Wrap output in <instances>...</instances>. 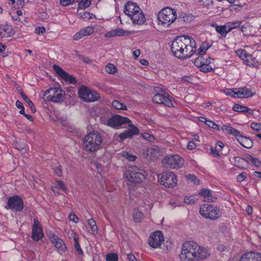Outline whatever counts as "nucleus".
<instances>
[{"label": "nucleus", "instance_id": "obj_1", "mask_svg": "<svg viewBox=\"0 0 261 261\" xmlns=\"http://www.w3.org/2000/svg\"><path fill=\"white\" fill-rule=\"evenodd\" d=\"M171 50L178 59L189 58L196 51V42L188 36H178L172 42Z\"/></svg>", "mask_w": 261, "mask_h": 261}, {"label": "nucleus", "instance_id": "obj_2", "mask_svg": "<svg viewBox=\"0 0 261 261\" xmlns=\"http://www.w3.org/2000/svg\"><path fill=\"white\" fill-rule=\"evenodd\" d=\"M208 255L205 248L199 246L195 242L189 241L183 244L179 257L181 261H197L203 259Z\"/></svg>", "mask_w": 261, "mask_h": 261}, {"label": "nucleus", "instance_id": "obj_3", "mask_svg": "<svg viewBox=\"0 0 261 261\" xmlns=\"http://www.w3.org/2000/svg\"><path fill=\"white\" fill-rule=\"evenodd\" d=\"M124 13L132 20L134 24H142L146 18L142 11L137 4L130 1L127 2L124 6Z\"/></svg>", "mask_w": 261, "mask_h": 261}, {"label": "nucleus", "instance_id": "obj_4", "mask_svg": "<svg viewBox=\"0 0 261 261\" xmlns=\"http://www.w3.org/2000/svg\"><path fill=\"white\" fill-rule=\"evenodd\" d=\"M102 141L101 136L98 132L92 131L84 138V149L88 152H94L100 149Z\"/></svg>", "mask_w": 261, "mask_h": 261}, {"label": "nucleus", "instance_id": "obj_5", "mask_svg": "<svg viewBox=\"0 0 261 261\" xmlns=\"http://www.w3.org/2000/svg\"><path fill=\"white\" fill-rule=\"evenodd\" d=\"M199 213L206 219L215 220L221 217L222 212L217 206L204 204L200 208Z\"/></svg>", "mask_w": 261, "mask_h": 261}, {"label": "nucleus", "instance_id": "obj_6", "mask_svg": "<svg viewBox=\"0 0 261 261\" xmlns=\"http://www.w3.org/2000/svg\"><path fill=\"white\" fill-rule=\"evenodd\" d=\"M125 176L129 181L135 184L141 183L145 178L144 171L136 166H129Z\"/></svg>", "mask_w": 261, "mask_h": 261}, {"label": "nucleus", "instance_id": "obj_7", "mask_svg": "<svg viewBox=\"0 0 261 261\" xmlns=\"http://www.w3.org/2000/svg\"><path fill=\"white\" fill-rule=\"evenodd\" d=\"M177 17L176 11L170 8L163 9L158 15L159 24L169 26Z\"/></svg>", "mask_w": 261, "mask_h": 261}, {"label": "nucleus", "instance_id": "obj_8", "mask_svg": "<svg viewBox=\"0 0 261 261\" xmlns=\"http://www.w3.org/2000/svg\"><path fill=\"white\" fill-rule=\"evenodd\" d=\"M162 163L166 167L178 169L182 166L184 160L177 154L170 155L165 156L162 160Z\"/></svg>", "mask_w": 261, "mask_h": 261}, {"label": "nucleus", "instance_id": "obj_9", "mask_svg": "<svg viewBox=\"0 0 261 261\" xmlns=\"http://www.w3.org/2000/svg\"><path fill=\"white\" fill-rule=\"evenodd\" d=\"M160 183L169 188L174 187L177 184L176 175L172 172H163L159 175Z\"/></svg>", "mask_w": 261, "mask_h": 261}, {"label": "nucleus", "instance_id": "obj_10", "mask_svg": "<svg viewBox=\"0 0 261 261\" xmlns=\"http://www.w3.org/2000/svg\"><path fill=\"white\" fill-rule=\"evenodd\" d=\"M64 95L63 91L58 88H49L44 94V96L47 100L54 102L63 101L64 98Z\"/></svg>", "mask_w": 261, "mask_h": 261}, {"label": "nucleus", "instance_id": "obj_11", "mask_svg": "<svg viewBox=\"0 0 261 261\" xmlns=\"http://www.w3.org/2000/svg\"><path fill=\"white\" fill-rule=\"evenodd\" d=\"M78 95L79 98L86 102H93L99 98V94L85 86H82L79 89Z\"/></svg>", "mask_w": 261, "mask_h": 261}, {"label": "nucleus", "instance_id": "obj_12", "mask_svg": "<svg viewBox=\"0 0 261 261\" xmlns=\"http://www.w3.org/2000/svg\"><path fill=\"white\" fill-rule=\"evenodd\" d=\"M152 100L158 104L163 105L168 107H173L172 97L163 90H161V93H156Z\"/></svg>", "mask_w": 261, "mask_h": 261}, {"label": "nucleus", "instance_id": "obj_13", "mask_svg": "<svg viewBox=\"0 0 261 261\" xmlns=\"http://www.w3.org/2000/svg\"><path fill=\"white\" fill-rule=\"evenodd\" d=\"M23 201L22 198L19 195H14L10 197L8 200V208L20 212L23 208Z\"/></svg>", "mask_w": 261, "mask_h": 261}, {"label": "nucleus", "instance_id": "obj_14", "mask_svg": "<svg viewBox=\"0 0 261 261\" xmlns=\"http://www.w3.org/2000/svg\"><path fill=\"white\" fill-rule=\"evenodd\" d=\"M164 241V238L162 232L156 230L150 235L148 239V244L153 248H157L161 246Z\"/></svg>", "mask_w": 261, "mask_h": 261}, {"label": "nucleus", "instance_id": "obj_15", "mask_svg": "<svg viewBox=\"0 0 261 261\" xmlns=\"http://www.w3.org/2000/svg\"><path fill=\"white\" fill-rule=\"evenodd\" d=\"M131 121L127 117L116 115L110 118L107 124L113 128H117L125 124H129Z\"/></svg>", "mask_w": 261, "mask_h": 261}, {"label": "nucleus", "instance_id": "obj_16", "mask_svg": "<svg viewBox=\"0 0 261 261\" xmlns=\"http://www.w3.org/2000/svg\"><path fill=\"white\" fill-rule=\"evenodd\" d=\"M241 57H244L243 61L246 65L258 68L261 66V62H259L253 55L249 54L245 50H241L240 54Z\"/></svg>", "mask_w": 261, "mask_h": 261}, {"label": "nucleus", "instance_id": "obj_17", "mask_svg": "<svg viewBox=\"0 0 261 261\" xmlns=\"http://www.w3.org/2000/svg\"><path fill=\"white\" fill-rule=\"evenodd\" d=\"M53 68L57 74V75L62 78L63 80H64L66 82H68L71 84H75L76 83L77 81L75 78L64 70L59 65H54Z\"/></svg>", "mask_w": 261, "mask_h": 261}, {"label": "nucleus", "instance_id": "obj_18", "mask_svg": "<svg viewBox=\"0 0 261 261\" xmlns=\"http://www.w3.org/2000/svg\"><path fill=\"white\" fill-rule=\"evenodd\" d=\"M43 229L40 222L37 219H34V224L32 227V238L34 241H38L43 237Z\"/></svg>", "mask_w": 261, "mask_h": 261}, {"label": "nucleus", "instance_id": "obj_19", "mask_svg": "<svg viewBox=\"0 0 261 261\" xmlns=\"http://www.w3.org/2000/svg\"><path fill=\"white\" fill-rule=\"evenodd\" d=\"M129 126H130V129L124 130L119 135V138L121 141L126 138H132L134 135H138L139 133L138 128L135 125L129 124Z\"/></svg>", "mask_w": 261, "mask_h": 261}, {"label": "nucleus", "instance_id": "obj_20", "mask_svg": "<svg viewBox=\"0 0 261 261\" xmlns=\"http://www.w3.org/2000/svg\"><path fill=\"white\" fill-rule=\"evenodd\" d=\"M240 261H261V254L255 251H250L243 254Z\"/></svg>", "mask_w": 261, "mask_h": 261}, {"label": "nucleus", "instance_id": "obj_21", "mask_svg": "<svg viewBox=\"0 0 261 261\" xmlns=\"http://www.w3.org/2000/svg\"><path fill=\"white\" fill-rule=\"evenodd\" d=\"M237 90V97L240 98H246L252 96L254 95L250 89L247 87H241L239 88H236Z\"/></svg>", "mask_w": 261, "mask_h": 261}, {"label": "nucleus", "instance_id": "obj_22", "mask_svg": "<svg viewBox=\"0 0 261 261\" xmlns=\"http://www.w3.org/2000/svg\"><path fill=\"white\" fill-rule=\"evenodd\" d=\"M51 240L55 247L59 251L64 252L66 250L65 244L57 236L54 234L51 238Z\"/></svg>", "mask_w": 261, "mask_h": 261}, {"label": "nucleus", "instance_id": "obj_23", "mask_svg": "<svg viewBox=\"0 0 261 261\" xmlns=\"http://www.w3.org/2000/svg\"><path fill=\"white\" fill-rule=\"evenodd\" d=\"M14 34L12 28L8 25H0V37L6 38Z\"/></svg>", "mask_w": 261, "mask_h": 261}, {"label": "nucleus", "instance_id": "obj_24", "mask_svg": "<svg viewBox=\"0 0 261 261\" xmlns=\"http://www.w3.org/2000/svg\"><path fill=\"white\" fill-rule=\"evenodd\" d=\"M221 129L222 130L228 132L230 134L234 136L238 141L240 140V138L243 136L240 131L229 125H223Z\"/></svg>", "mask_w": 261, "mask_h": 261}, {"label": "nucleus", "instance_id": "obj_25", "mask_svg": "<svg viewBox=\"0 0 261 261\" xmlns=\"http://www.w3.org/2000/svg\"><path fill=\"white\" fill-rule=\"evenodd\" d=\"M234 165L236 167L241 169H245L248 168V160L243 159L239 156H235L234 158Z\"/></svg>", "mask_w": 261, "mask_h": 261}, {"label": "nucleus", "instance_id": "obj_26", "mask_svg": "<svg viewBox=\"0 0 261 261\" xmlns=\"http://www.w3.org/2000/svg\"><path fill=\"white\" fill-rule=\"evenodd\" d=\"M200 194L203 197L205 201L208 202H214L217 199L212 195V191L208 189H202Z\"/></svg>", "mask_w": 261, "mask_h": 261}, {"label": "nucleus", "instance_id": "obj_27", "mask_svg": "<svg viewBox=\"0 0 261 261\" xmlns=\"http://www.w3.org/2000/svg\"><path fill=\"white\" fill-rule=\"evenodd\" d=\"M232 110L234 111L240 113H247L251 115H253V111L247 107L240 105L239 104H234L232 107Z\"/></svg>", "mask_w": 261, "mask_h": 261}, {"label": "nucleus", "instance_id": "obj_28", "mask_svg": "<svg viewBox=\"0 0 261 261\" xmlns=\"http://www.w3.org/2000/svg\"><path fill=\"white\" fill-rule=\"evenodd\" d=\"M224 147V144L221 141H218L215 147H211V152L215 158H219L220 156L219 152L221 151Z\"/></svg>", "mask_w": 261, "mask_h": 261}, {"label": "nucleus", "instance_id": "obj_29", "mask_svg": "<svg viewBox=\"0 0 261 261\" xmlns=\"http://www.w3.org/2000/svg\"><path fill=\"white\" fill-rule=\"evenodd\" d=\"M213 42L211 41H204L203 42L199 48L198 49V55H204L206 53V50L212 46Z\"/></svg>", "mask_w": 261, "mask_h": 261}, {"label": "nucleus", "instance_id": "obj_30", "mask_svg": "<svg viewBox=\"0 0 261 261\" xmlns=\"http://www.w3.org/2000/svg\"><path fill=\"white\" fill-rule=\"evenodd\" d=\"M238 142L242 146L247 148H251L253 145V141L251 138L244 136L240 138Z\"/></svg>", "mask_w": 261, "mask_h": 261}, {"label": "nucleus", "instance_id": "obj_31", "mask_svg": "<svg viewBox=\"0 0 261 261\" xmlns=\"http://www.w3.org/2000/svg\"><path fill=\"white\" fill-rule=\"evenodd\" d=\"M195 18V16L191 14H186V13H181L180 14L177 19L178 21H183L186 23L191 22L193 21Z\"/></svg>", "mask_w": 261, "mask_h": 261}, {"label": "nucleus", "instance_id": "obj_32", "mask_svg": "<svg viewBox=\"0 0 261 261\" xmlns=\"http://www.w3.org/2000/svg\"><path fill=\"white\" fill-rule=\"evenodd\" d=\"M19 93L21 95V97L26 102L28 103L32 112L34 113H35L36 111V108L32 101L22 91H20Z\"/></svg>", "mask_w": 261, "mask_h": 261}, {"label": "nucleus", "instance_id": "obj_33", "mask_svg": "<svg viewBox=\"0 0 261 261\" xmlns=\"http://www.w3.org/2000/svg\"><path fill=\"white\" fill-rule=\"evenodd\" d=\"M212 26L215 28L216 31L219 33L222 37H225L227 34L225 25H218L216 23L212 24Z\"/></svg>", "mask_w": 261, "mask_h": 261}, {"label": "nucleus", "instance_id": "obj_34", "mask_svg": "<svg viewBox=\"0 0 261 261\" xmlns=\"http://www.w3.org/2000/svg\"><path fill=\"white\" fill-rule=\"evenodd\" d=\"M144 215L138 208H135L133 211V218L136 222H140L143 219Z\"/></svg>", "mask_w": 261, "mask_h": 261}, {"label": "nucleus", "instance_id": "obj_35", "mask_svg": "<svg viewBox=\"0 0 261 261\" xmlns=\"http://www.w3.org/2000/svg\"><path fill=\"white\" fill-rule=\"evenodd\" d=\"M78 2L79 4L77 10H79L80 9L87 8L90 7V6L91 4V0H80Z\"/></svg>", "mask_w": 261, "mask_h": 261}, {"label": "nucleus", "instance_id": "obj_36", "mask_svg": "<svg viewBox=\"0 0 261 261\" xmlns=\"http://www.w3.org/2000/svg\"><path fill=\"white\" fill-rule=\"evenodd\" d=\"M206 63V61H205V58L203 57V55H199L198 57L195 59L194 62V65L197 67L201 66L203 64Z\"/></svg>", "mask_w": 261, "mask_h": 261}, {"label": "nucleus", "instance_id": "obj_37", "mask_svg": "<svg viewBox=\"0 0 261 261\" xmlns=\"http://www.w3.org/2000/svg\"><path fill=\"white\" fill-rule=\"evenodd\" d=\"M112 105L114 108L117 110H127L126 106L118 100H114L112 103Z\"/></svg>", "mask_w": 261, "mask_h": 261}, {"label": "nucleus", "instance_id": "obj_38", "mask_svg": "<svg viewBox=\"0 0 261 261\" xmlns=\"http://www.w3.org/2000/svg\"><path fill=\"white\" fill-rule=\"evenodd\" d=\"M246 159L248 161L251 162L256 167H259L261 165V162L257 158H253L250 154H247Z\"/></svg>", "mask_w": 261, "mask_h": 261}, {"label": "nucleus", "instance_id": "obj_39", "mask_svg": "<svg viewBox=\"0 0 261 261\" xmlns=\"http://www.w3.org/2000/svg\"><path fill=\"white\" fill-rule=\"evenodd\" d=\"M105 70L106 72L110 74H114L117 72L116 67L113 64L109 63L106 66Z\"/></svg>", "mask_w": 261, "mask_h": 261}, {"label": "nucleus", "instance_id": "obj_40", "mask_svg": "<svg viewBox=\"0 0 261 261\" xmlns=\"http://www.w3.org/2000/svg\"><path fill=\"white\" fill-rule=\"evenodd\" d=\"M116 34V36H127L132 34L129 31H124L121 29H117L114 30Z\"/></svg>", "mask_w": 261, "mask_h": 261}, {"label": "nucleus", "instance_id": "obj_41", "mask_svg": "<svg viewBox=\"0 0 261 261\" xmlns=\"http://www.w3.org/2000/svg\"><path fill=\"white\" fill-rule=\"evenodd\" d=\"M200 71L207 73L213 70V68L210 65L204 63L201 66L198 67Z\"/></svg>", "mask_w": 261, "mask_h": 261}, {"label": "nucleus", "instance_id": "obj_42", "mask_svg": "<svg viewBox=\"0 0 261 261\" xmlns=\"http://www.w3.org/2000/svg\"><path fill=\"white\" fill-rule=\"evenodd\" d=\"M201 118L202 119H204V120H205V123L210 127L214 128V129H215L216 130H219V126L216 123H215L214 122H213V121H212L211 120H207L206 119V118H204V117H201Z\"/></svg>", "mask_w": 261, "mask_h": 261}, {"label": "nucleus", "instance_id": "obj_43", "mask_svg": "<svg viewBox=\"0 0 261 261\" xmlns=\"http://www.w3.org/2000/svg\"><path fill=\"white\" fill-rule=\"evenodd\" d=\"M88 224L90 227L91 230L94 232H97V227L96 225V222L93 219H90L88 220Z\"/></svg>", "mask_w": 261, "mask_h": 261}, {"label": "nucleus", "instance_id": "obj_44", "mask_svg": "<svg viewBox=\"0 0 261 261\" xmlns=\"http://www.w3.org/2000/svg\"><path fill=\"white\" fill-rule=\"evenodd\" d=\"M186 178L187 180L193 182L194 184L196 185L199 184V179H198L196 176L194 174H189L186 175Z\"/></svg>", "mask_w": 261, "mask_h": 261}, {"label": "nucleus", "instance_id": "obj_45", "mask_svg": "<svg viewBox=\"0 0 261 261\" xmlns=\"http://www.w3.org/2000/svg\"><path fill=\"white\" fill-rule=\"evenodd\" d=\"M224 93L227 96H230L232 97H237V90H236V89H227L224 91Z\"/></svg>", "mask_w": 261, "mask_h": 261}, {"label": "nucleus", "instance_id": "obj_46", "mask_svg": "<svg viewBox=\"0 0 261 261\" xmlns=\"http://www.w3.org/2000/svg\"><path fill=\"white\" fill-rule=\"evenodd\" d=\"M118 255L116 253H109L106 256L107 261H118Z\"/></svg>", "mask_w": 261, "mask_h": 261}, {"label": "nucleus", "instance_id": "obj_47", "mask_svg": "<svg viewBox=\"0 0 261 261\" xmlns=\"http://www.w3.org/2000/svg\"><path fill=\"white\" fill-rule=\"evenodd\" d=\"M142 136L144 140L148 141L150 142H153L155 139L153 135L148 133H144L142 134Z\"/></svg>", "mask_w": 261, "mask_h": 261}, {"label": "nucleus", "instance_id": "obj_48", "mask_svg": "<svg viewBox=\"0 0 261 261\" xmlns=\"http://www.w3.org/2000/svg\"><path fill=\"white\" fill-rule=\"evenodd\" d=\"M80 0H60V4L63 6H66L69 5L77 3Z\"/></svg>", "mask_w": 261, "mask_h": 261}, {"label": "nucleus", "instance_id": "obj_49", "mask_svg": "<svg viewBox=\"0 0 261 261\" xmlns=\"http://www.w3.org/2000/svg\"><path fill=\"white\" fill-rule=\"evenodd\" d=\"M123 156L126 158L129 161H134L136 160L137 157L135 155L129 154L127 152H123L122 153Z\"/></svg>", "mask_w": 261, "mask_h": 261}, {"label": "nucleus", "instance_id": "obj_50", "mask_svg": "<svg viewBox=\"0 0 261 261\" xmlns=\"http://www.w3.org/2000/svg\"><path fill=\"white\" fill-rule=\"evenodd\" d=\"M85 36L90 35L93 33V29L91 27H87L83 30H81Z\"/></svg>", "mask_w": 261, "mask_h": 261}, {"label": "nucleus", "instance_id": "obj_51", "mask_svg": "<svg viewBox=\"0 0 261 261\" xmlns=\"http://www.w3.org/2000/svg\"><path fill=\"white\" fill-rule=\"evenodd\" d=\"M250 127L252 129L256 131L261 130V123L256 122H252L250 124Z\"/></svg>", "mask_w": 261, "mask_h": 261}, {"label": "nucleus", "instance_id": "obj_52", "mask_svg": "<svg viewBox=\"0 0 261 261\" xmlns=\"http://www.w3.org/2000/svg\"><path fill=\"white\" fill-rule=\"evenodd\" d=\"M247 178V173L246 172H242L241 174H239L237 176V180L238 182H241L244 181Z\"/></svg>", "mask_w": 261, "mask_h": 261}, {"label": "nucleus", "instance_id": "obj_53", "mask_svg": "<svg viewBox=\"0 0 261 261\" xmlns=\"http://www.w3.org/2000/svg\"><path fill=\"white\" fill-rule=\"evenodd\" d=\"M11 2L12 5H13L14 7H19V6H21L23 3H24L23 0H9Z\"/></svg>", "mask_w": 261, "mask_h": 261}, {"label": "nucleus", "instance_id": "obj_54", "mask_svg": "<svg viewBox=\"0 0 261 261\" xmlns=\"http://www.w3.org/2000/svg\"><path fill=\"white\" fill-rule=\"evenodd\" d=\"M158 150H159V148H149L147 150V155H150V156H152V157H155V155H153V154L155 152V151H156L157 152H158Z\"/></svg>", "mask_w": 261, "mask_h": 261}, {"label": "nucleus", "instance_id": "obj_55", "mask_svg": "<svg viewBox=\"0 0 261 261\" xmlns=\"http://www.w3.org/2000/svg\"><path fill=\"white\" fill-rule=\"evenodd\" d=\"M85 36V35H84L83 32L82 30H80L79 32L76 33L74 36H73V40H77Z\"/></svg>", "mask_w": 261, "mask_h": 261}, {"label": "nucleus", "instance_id": "obj_56", "mask_svg": "<svg viewBox=\"0 0 261 261\" xmlns=\"http://www.w3.org/2000/svg\"><path fill=\"white\" fill-rule=\"evenodd\" d=\"M57 186L59 188V190L60 189L62 190L63 191L66 192L67 191V188L64 184L63 182L62 181L58 180L57 181Z\"/></svg>", "mask_w": 261, "mask_h": 261}, {"label": "nucleus", "instance_id": "obj_57", "mask_svg": "<svg viewBox=\"0 0 261 261\" xmlns=\"http://www.w3.org/2000/svg\"><path fill=\"white\" fill-rule=\"evenodd\" d=\"M242 21L236 20V21L229 22L228 23L230 25H231L233 27V29H235V28H237L239 27L240 26L241 24L242 23Z\"/></svg>", "mask_w": 261, "mask_h": 261}, {"label": "nucleus", "instance_id": "obj_58", "mask_svg": "<svg viewBox=\"0 0 261 261\" xmlns=\"http://www.w3.org/2000/svg\"><path fill=\"white\" fill-rule=\"evenodd\" d=\"M184 202L188 204H192L195 203V200L192 197H185Z\"/></svg>", "mask_w": 261, "mask_h": 261}, {"label": "nucleus", "instance_id": "obj_59", "mask_svg": "<svg viewBox=\"0 0 261 261\" xmlns=\"http://www.w3.org/2000/svg\"><path fill=\"white\" fill-rule=\"evenodd\" d=\"M25 145L22 143H17V144L15 145V148L17 150H21L22 152H25V149L24 147Z\"/></svg>", "mask_w": 261, "mask_h": 261}, {"label": "nucleus", "instance_id": "obj_60", "mask_svg": "<svg viewBox=\"0 0 261 261\" xmlns=\"http://www.w3.org/2000/svg\"><path fill=\"white\" fill-rule=\"evenodd\" d=\"M45 32L44 27H38L36 28V33L38 35L43 34Z\"/></svg>", "mask_w": 261, "mask_h": 261}, {"label": "nucleus", "instance_id": "obj_61", "mask_svg": "<svg viewBox=\"0 0 261 261\" xmlns=\"http://www.w3.org/2000/svg\"><path fill=\"white\" fill-rule=\"evenodd\" d=\"M69 219L70 220H71L75 223H77L79 221L78 217L74 214H70L69 215Z\"/></svg>", "mask_w": 261, "mask_h": 261}, {"label": "nucleus", "instance_id": "obj_62", "mask_svg": "<svg viewBox=\"0 0 261 261\" xmlns=\"http://www.w3.org/2000/svg\"><path fill=\"white\" fill-rule=\"evenodd\" d=\"M54 173L58 176H61L62 175V170L61 166H58L56 169H54Z\"/></svg>", "mask_w": 261, "mask_h": 261}, {"label": "nucleus", "instance_id": "obj_63", "mask_svg": "<svg viewBox=\"0 0 261 261\" xmlns=\"http://www.w3.org/2000/svg\"><path fill=\"white\" fill-rule=\"evenodd\" d=\"M74 247L75 250L78 252L80 255L83 254V251L81 249L80 244L79 243H74Z\"/></svg>", "mask_w": 261, "mask_h": 261}, {"label": "nucleus", "instance_id": "obj_64", "mask_svg": "<svg viewBox=\"0 0 261 261\" xmlns=\"http://www.w3.org/2000/svg\"><path fill=\"white\" fill-rule=\"evenodd\" d=\"M196 147V144L193 141H189L187 145V149L189 150H192Z\"/></svg>", "mask_w": 261, "mask_h": 261}]
</instances>
